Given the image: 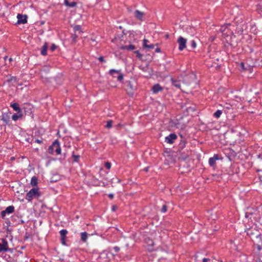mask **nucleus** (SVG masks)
Wrapping results in <instances>:
<instances>
[{
    "label": "nucleus",
    "instance_id": "36",
    "mask_svg": "<svg viewBox=\"0 0 262 262\" xmlns=\"http://www.w3.org/2000/svg\"><path fill=\"white\" fill-rule=\"evenodd\" d=\"M117 209V206H115V205L113 206L112 207V210L113 211H116Z\"/></svg>",
    "mask_w": 262,
    "mask_h": 262
},
{
    "label": "nucleus",
    "instance_id": "15",
    "mask_svg": "<svg viewBox=\"0 0 262 262\" xmlns=\"http://www.w3.org/2000/svg\"><path fill=\"white\" fill-rule=\"evenodd\" d=\"M10 106L12 107L13 109L18 113L21 112V110L19 107V104L17 103H11Z\"/></svg>",
    "mask_w": 262,
    "mask_h": 262
},
{
    "label": "nucleus",
    "instance_id": "28",
    "mask_svg": "<svg viewBox=\"0 0 262 262\" xmlns=\"http://www.w3.org/2000/svg\"><path fill=\"white\" fill-rule=\"evenodd\" d=\"M56 48L57 46L55 44H53L50 48V50L52 52H53L56 49Z\"/></svg>",
    "mask_w": 262,
    "mask_h": 262
},
{
    "label": "nucleus",
    "instance_id": "30",
    "mask_svg": "<svg viewBox=\"0 0 262 262\" xmlns=\"http://www.w3.org/2000/svg\"><path fill=\"white\" fill-rule=\"evenodd\" d=\"M167 211V206L166 205H163L162 208V212H165Z\"/></svg>",
    "mask_w": 262,
    "mask_h": 262
},
{
    "label": "nucleus",
    "instance_id": "39",
    "mask_svg": "<svg viewBox=\"0 0 262 262\" xmlns=\"http://www.w3.org/2000/svg\"><path fill=\"white\" fill-rule=\"evenodd\" d=\"M16 78L15 77H12L10 79L8 80V81H16Z\"/></svg>",
    "mask_w": 262,
    "mask_h": 262
},
{
    "label": "nucleus",
    "instance_id": "13",
    "mask_svg": "<svg viewBox=\"0 0 262 262\" xmlns=\"http://www.w3.org/2000/svg\"><path fill=\"white\" fill-rule=\"evenodd\" d=\"M148 42H149V41L147 39H144L143 40V48H148L149 49H154L155 47V45L154 44L148 45Z\"/></svg>",
    "mask_w": 262,
    "mask_h": 262
},
{
    "label": "nucleus",
    "instance_id": "45",
    "mask_svg": "<svg viewBox=\"0 0 262 262\" xmlns=\"http://www.w3.org/2000/svg\"><path fill=\"white\" fill-rule=\"evenodd\" d=\"M145 171H147L148 170V167H146L144 168V169Z\"/></svg>",
    "mask_w": 262,
    "mask_h": 262
},
{
    "label": "nucleus",
    "instance_id": "22",
    "mask_svg": "<svg viewBox=\"0 0 262 262\" xmlns=\"http://www.w3.org/2000/svg\"><path fill=\"white\" fill-rule=\"evenodd\" d=\"M172 84L173 86H174L175 87L178 88H180L181 83H180V81L174 80L172 79Z\"/></svg>",
    "mask_w": 262,
    "mask_h": 262
},
{
    "label": "nucleus",
    "instance_id": "1",
    "mask_svg": "<svg viewBox=\"0 0 262 262\" xmlns=\"http://www.w3.org/2000/svg\"><path fill=\"white\" fill-rule=\"evenodd\" d=\"M40 195L38 188H33L27 194L26 199L28 201H31L34 198H38Z\"/></svg>",
    "mask_w": 262,
    "mask_h": 262
},
{
    "label": "nucleus",
    "instance_id": "9",
    "mask_svg": "<svg viewBox=\"0 0 262 262\" xmlns=\"http://www.w3.org/2000/svg\"><path fill=\"white\" fill-rule=\"evenodd\" d=\"M135 16L137 19L143 21L144 18V13L137 10L135 11Z\"/></svg>",
    "mask_w": 262,
    "mask_h": 262
},
{
    "label": "nucleus",
    "instance_id": "37",
    "mask_svg": "<svg viewBox=\"0 0 262 262\" xmlns=\"http://www.w3.org/2000/svg\"><path fill=\"white\" fill-rule=\"evenodd\" d=\"M210 261L209 258H204L203 259V262H208Z\"/></svg>",
    "mask_w": 262,
    "mask_h": 262
},
{
    "label": "nucleus",
    "instance_id": "6",
    "mask_svg": "<svg viewBox=\"0 0 262 262\" xmlns=\"http://www.w3.org/2000/svg\"><path fill=\"white\" fill-rule=\"evenodd\" d=\"M8 250V244L5 239H2V243H0V252L2 251H7Z\"/></svg>",
    "mask_w": 262,
    "mask_h": 262
},
{
    "label": "nucleus",
    "instance_id": "5",
    "mask_svg": "<svg viewBox=\"0 0 262 262\" xmlns=\"http://www.w3.org/2000/svg\"><path fill=\"white\" fill-rule=\"evenodd\" d=\"M145 243L147 245V248L148 250L152 251L154 250V246L155 243L151 239L148 237L146 238L145 239Z\"/></svg>",
    "mask_w": 262,
    "mask_h": 262
},
{
    "label": "nucleus",
    "instance_id": "14",
    "mask_svg": "<svg viewBox=\"0 0 262 262\" xmlns=\"http://www.w3.org/2000/svg\"><path fill=\"white\" fill-rule=\"evenodd\" d=\"M218 156L217 155H214L212 158H210L209 159V163L210 166H213L215 165L216 160H218Z\"/></svg>",
    "mask_w": 262,
    "mask_h": 262
},
{
    "label": "nucleus",
    "instance_id": "3",
    "mask_svg": "<svg viewBox=\"0 0 262 262\" xmlns=\"http://www.w3.org/2000/svg\"><path fill=\"white\" fill-rule=\"evenodd\" d=\"M109 73L113 77H117L119 81H122L123 79V75L121 73L120 70L112 69L110 71Z\"/></svg>",
    "mask_w": 262,
    "mask_h": 262
},
{
    "label": "nucleus",
    "instance_id": "46",
    "mask_svg": "<svg viewBox=\"0 0 262 262\" xmlns=\"http://www.w3.org/2000/svg\"><path fill=\"white\" fill-rule=\"evenodd\" d=\"M9 60L10 61H11L12 60V59L11 58H10Z\"/></svg>",
    "mask_w": 262,
    "mask_h": 262
},
{
    "label": "nucleus",
    "instance_id": "42",
    "mask_svg": "<svg viewBox=\"0 0 262 262\" xmlns=\"http://www.w3.org/2000/svg\"><path fill=\"white\" fill-rule=\"evenodd\" d=\"M108 196L110 199H113L114 198V194H110L108 195Z\"/></svg>",
    "mask_w": 262,
    "mask_h": 262
},
{
    "label": "nucleus",
    "instance_id": "4",
    "mask_svg": "<svg viewBox=\"0 0 262 262\" xmlns=\"http://www.w3.org/2000/svg\"><path fill=\"white\" fill-rule=\"evenodd\" d=\"M178 42L179 43V50L182 51L186 48V44L187 42L186 39L180 36L178 39Z\"/></svg>",
    "mask_w": 262,
    "mask_h": 262
},
{
    "label": "nucleus",
    "instance_id": "10",
    "mask_svg": "<svg viewBox=\"0 0 262 262\" xmlns=\"http://www.w3.org/2000/svg\"><path fill=\"white\" fill-rule=\"evenodd\" d=\"M67 233H68L67 230H65V229L61 230L60 231V234L61 236V243L63 245H66V235H67Z\"/></svg>",
    "mask_w": 262,
    "mask_h": 262
},
{
    "label": "nucleus",
    "instance_id": "26",
    "mask_svg": "<svg viewBox=\"0 0 262 262\" xmlns=\"http://www.w3.org/2000/svg\"><path fill=\"white\" fill-rule=\"evenodd\" d=\"M135 53L137 55V57L140 59H141L142 57V55L138 51H135Z\"/></svg>",
    "mask_w": 262,
    "mask_h": 262
},
{
    "label": "nucleus",
    "instance_id": "27",
    "mask_svg": "<svg viewBox=\"0 0 262 262\" xmlns=\"http://www.w3.org/2000/svg\"><path fill=\"white\" fill-rule=\"evenodd\" d=\"M105 166L107 169H110L111 167V163L107 162L105 163Z\"/></svg>",
    "mask_w": 262,
    "mask_h": 262
},
{
    "label": "nucleus",
    "instance_id": "16",
    "mask_svg": "<svg viewBox=\"0 0 262 262\" xmlns=\"http://www.w3.org/2000/svg\"><path fill=\"white\" fill-rule=\"evenodd\" d=\"M121 50H133L135 49V47L133 45L129 46H122L120 47Z\"/></svg>",
    "mask_w": 262,
    "mask_h": 262
},
{
    "label": "nucleus",
    "instance_id": "12",
    "mask_svg": "<svg viewBox=\"0 0 262 262\" xmlns=\"http://www.w3.org/2000/svg\"><path fill=\"white\" fill-rule=\"evenodd\" d=\"M1 120L6 124H8L10 121V116L8 114H3L1 117Z\"/></svg>",
    "mask_w": 262,
    "mask_h": 262
},
{
    "label": "nucleus",
    "instance_id": "44",
    "mask_svg": "<svg viewBox=\"0 0 262 262\" xmlns=\"http://www.w3.org/2000/svg\"><path fill=\"white\" fill-rule=\"evenodd\" d=\"M72 37H73V39L74 40V41H76V38L77 37V36L75 35H73L72 36Z\"/></svg>",
    "mask_w": 262,
    "mask_h": 262
},
{
    "label": "nucleus",
    "instance_id": "47",
    "mask_svg": "<svg viewBox=\"0 0 262 262\" xmlns=\"http://www.w3.org/2000/svg\"><path fill=\"white\" fill-rule=\"evenodd\" d=\"M221 30L222 31H224V30H223L222 28H221Z\"/></svg>",
    "mask_w": 262,
    "mask_h": 262
},
{
    "label": "nucleus",
    "instance_id": "31",
    "mask_svg": "<svg viewBox=\"0 0 262 262\" xmlns=\"http://www.w3.org/2000/svg\"><path fill=\"white\" fill-rule=\"evenodd\" d=\"M80 29H81V28H80V27L79 26H75V27H74V30H75V31H81Z\"/></svg>",
    "mask_w": 262,
    "mask_h": 262
},
{
    "label": "nucleus",
    "instance_id": "19",
    "mask_svg": "<svg viewBox=\"0 0 262 262\" xmlns=\"http://www.w3.org/2000/svg\"><path fill=\"white\" fill-rule=\"evenodd\" d=\"M5 210L7 213L10 214L14 211V207L13 206H9Z\"/></svg>",
    "mask_w": 262,
    "mask_h": 262
},
{
    "label": "nucleus",
    "instance_id": "43",
    "mask_svg": "<svg viewBox=\"0 0 262 262\" xmlns=\"http://www.w3.org/2000/svg\"><path fill=\"white\" fill-rule=\"evenodd\" d=\"M156 52L157 53H159L161 52V50L159 48H157L156 49Z\"/></svg>",
    "mask_w": 262,
    "mask_h": 262
},
{
    "label": "nucleus",
    "instance_id": "11",
    "mask_svg": "<svg viewBox=\"0 0 262 262\" xmlns=\"http://www.w3.org/2000/svg\"><path fill=\"white\" fill-rule=\"evenodd\" d=\"M163 88L159 84L154 85L152 88V91L154 94H157L163 90Z\"/></svg>",
    "mask_w": 262,
    "mask_h": 262
},
{
    "label": "nucleus",
    "instance_id": "2",
    "mask_svg": "<svg viewBox=\"0 0 262 262\" xmlns=\"http://www.w3.org/2000/svg\"><path fill=\"white\" fill-rule=\"evenodd\" d=\"M49 151L50 154H53L54 152H56L57 155L61 154V148L60 147L59 142L56 140L49 147Z\"/></svg>",
    "mask_w": 262,
    "mask_h": 262
},
{
    "label": "nucleus",
    "instance_id": "21",
    "mask_svg": "<svg viewBox=\"0 0 262 262\" xmlns=\"http://www.w3.org/2000/svg\"><path fill=\"white\" fill-rule=\"evenodd\" d=\"M37 184V179L36 177H33L31 180V185L32 186H36Z\"/></svg>",
    "mask_w": 262,
    "mask_h": 262
},
{
    "label": "nucleus",
    "instance_id": "34",
    "mask_svg": "<svg viewBox=\"0 0 262 262\" xmlns=\"http://www.w3.org/2000/svg\"><path fill=\"white\" fill-rule=\"evenodd\" d=\"M73 157L74 158V161H75V162H77L78 161V159L79 158V156H74Z\"/></svg>",
    "mask_w": 262,
    "mask_h": 262
},
{
    "label": "nucleus",
    "instance_id": "18",
    "mask_svg": "<svg viewBox=\"0 0 262 262\" xmlns=\"http://www.w3.org/2000/svg\"><path fill=\"white\" fill-rule=\"evenodd\" d=\"M48 47V43L47 42H45L42 48V50L41 51V54L42 55L45 56L47 55V50Z\"/></svg>",
    "mask_w": 262,
    "mask_h": 262
},
{
    "label": "nucleus",
    "instance_id": "32",
    "mask_svg": "<svg viewBox=\"0 0 262 262\" xmlns=\"http://www.w3.org/2000/svg\"><path fill=\"white\" fill-rule=\"evenodd\" d=\"M257 10H258L259 11H262V5H258L257 6Z\"/></svg>",
    "mask_w": 262,
    "mask_h": 262
},
{
    "label": "nucleus",
    "instance_id": "38",
    "mask_svg": "<svg viewBox=\"0 0 262 262\" xmlns=\"http://www.w3.org/2000/svg\"><path fill=\"white\" fill-rule=\"evenodd\" d=\"M34 142L37 143H41L42 142V141L39 139H36L35 140Z\"/></svg>",
    "mask_w": 262,
    "mask_h": 262
},
{
    "label": "nucleus",
    "instance_id": "20",
    "mask_svg": "<svg viewBox=\"0 0 262 262\" xmlns=\"http://www.w3.org/2000/svg\"><path fill=\"white\" fill-rule=\"evenodd\" d=\"M88 238V233L85 232L81 233V239L82 242H85Z\"/></svg>",
    "mask_w": 262,
    "mask_h": 262
},
{
    "label": "nucleus",
    "instance_id": "33",
    "mask_svg": "<svg viewBox=\"0 0 262 262\" xmlns=\"http://www.w3.org/2000/svg\"><path fill=\"white\" fill-rule=\"evenodd\" d=\"M6 213H7L5 212V210L2 211V212H1L2 217L4 218L5 217V216Z\"/></svg>",
    "mask_w": 262,
    "mask_h": 262
},
{
    "label": "nucleus",
    "instance_id": "24",
    "mask_svg": "<svg viewBox=\"0 0 262 262\" xmlns=\"http://www.w3.org/2000/svg\"><path fill=\"white\" fill-rule=\"evenodd\" d=\"M21 114H19V115H18L17 114H14L12 115V119L14 120V121H16L19 118H21Z\"/></svg>",
    "mask_w": 262,
    "mask_h": 262
},
{
    "label": "nucleus",
    "instance_id": "25",
    "mask_svg": "<svg viewBox=\"0 0 262 262\" xmlns=\"http://www.w3.org/2000/svg\"><path fill=\"white\" fill-rule=\"evenodd\" d=\"M112 121L111 120H109L107 122V123H106V127L108 128H110L111 127H112Z\"/></svg>",
    "mask_w": 262,
    "mask_h": 262
},
{
    "label": "nucleus",
    "instance_id": "41",
    "mask_svg": "<svg viewBox=\"0 0 262 262\" xmlns=\"http://www.w3.org/2000/svg\"><path fill=\"white\" fill-rule=\"evenodd\" d=\"M241 68H242L244 70H245V68H244V63L242 62V63H241Z\"/></svg>",
    "mask_w": 262,
    "mask_h": 262
},
{
    "label": "nucleus",
    "instance_id": "17",
    "mask_svg": "<svg viewBox=\"0 0 262 262\" xmlns=\"http://www.w3.org/2000/svg\"><path fill=\"white\" fill-rule=\"evenodd\" d=\"M64 3L66 6L69 7H74L75 6H76V4H77V3L76 2H73L72 3H70L68 0H64Z\"/></svg>",
    "mask_w": 262,
    "mask_h": 262
},
{
    "label": "nucleus",
    "instance_id": "8",
    "mask_svg": "<svg viewBox=\"0 0 262 262\" xmlns=\"http://www.w3.org/2000/svg\"><path fill=\"white\" fill-rule=\"evenodd\" d=\"M177 138V136L176 134H171L168 136L165 137V141L169 144H172Z\"/></svg>",
    "mask_w": 262,
    "mask_h": 262
},
{
    "label": "nucleus",
    "instance_id": "35",
    "mask_svg": "<svg viewBox=\"0 0 262 262\" xmlns=\"http://www.w3.org/2000/svg\"><path fill=\"white\" fill-rule=\"evenodd\" d=\"M114 249L116 252H118L120 250V248L118 247H115Z\"/></svg>",
    "mask_w": 262,
    "mask_h": 262
},
{
    "label": "nucleus",
    "instance_id": "23",
    "mask_svg": "<svg viewBox=\"0 0 262 262\" xmlns=\"http://www.w3.org/2000/svg\"><path fill=\"white\" fill-rule=\"evenodd\" d=\"M222 111L221 110H217L214 113V115L213 116L216 118H219L220 117L221 115H222Z\"/></svg>",
    "mask_w": 262,
    "mask_h": 262
},
{
    "label": "nucleus",
    "instance_id": "40",
    "mask_svg": "<svg viewBox=\"0 0 262 262\" xmlns=\"http://www.w3.org/2000/svg\"><path fill=\"white\" fill-rule=\"evenodd\" d=\"M98 59L101 61H104V60L103 59V57L101 56L100 57H99Z\"/></svg>",
    "mask_w": 262,
    "mask_h": 262
},
{
    "label": "nucleus",
    "instance_id": "7",
    "mask_svg": "<svg viewBox=\"0 0 262 262\" xmlns=\"http://www.w3.org/2000/svg\"><path fill=\"white\" fill-rule=\"evenodd\" d=\"M17 24H26L27 22V16L26 15H23L20 14H18L17 15Z\"/></svg>",
    "mask_w": 262,
    "mask_h": 262
},
{
    "label": "nucleus",
    "instance_id": "29",
    "mask_svg": "<svg viewBox=\"0 0 262 262\" xmlns=\"http://www.w3.org/2000/svg\"><path fill=\"white\" fill-rule=\"evenodd\" d=\"M191 47L193 48H195L196 47V42L194 40H192L191 41Z\"/></svg>",
    "mask_w": 262,
    "mask_h": 262
}]
</instances>
